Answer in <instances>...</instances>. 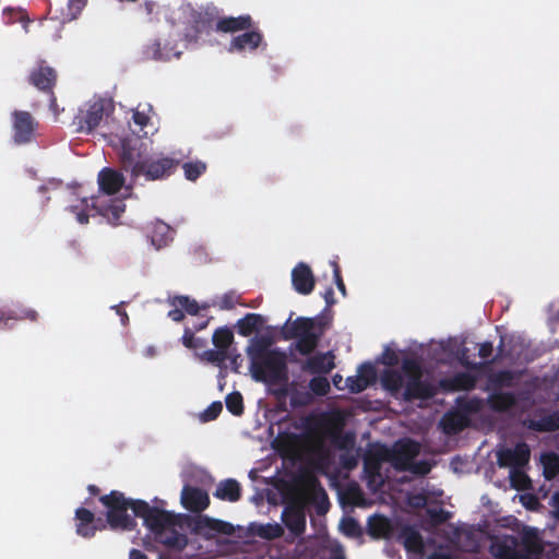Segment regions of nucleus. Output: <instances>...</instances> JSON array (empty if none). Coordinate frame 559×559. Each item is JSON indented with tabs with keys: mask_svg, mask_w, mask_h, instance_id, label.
Wrapping results in <instances>:
<instances>
[{
	"mask_svg": "<svg viewBox=\"0 0 559 559\" xmlns=\"http://www.w3.org/2000/svg\"><path fill=\"white\" fill-rule=\"evenodd\" d=\"M120 163L133 180L144 177L146 181H156L170 177L180 162L162 153L146 154L141 139L131 136L121 141Z\"/></svg>",
	"mask_w": 559,
	"mask_h": 559,
	"instance_id": "nucleus-1",
	"label": "nucleus"
},
{
	"mask_svg": "<svg viewBox=\"0 0 559 559\" xmlns=\"http://www.w3.org/2000/svg\"><path fill=\"white\" fill-rule=\"evenodd\" d=\"M133 514L143 519L144 525L153 533L157 543L178 551L187 547L188 537L176 530L179 521L173 512L152 507L146 501L138 499Z\"/></svg>",
	"mask_w": 559,
	"mask_h": 559,
	"instance_id": "nucleus-2",
	"label": "nucleus"
},
{
	"mask_svg": "<svg viewBox=\"0 0 559 559\" xmlns=\"http://www.w3.org/2000/svg\"><path fill=\"white\" fill-rule=\"evenodd\" d=\"M250 372L254 381L276 386L273 394L277 397H286L289 393L288 381L289 371L287 365V355L280 348L269 355L250 362Z\"/></svg>",
	"mask_w": 559,
	"mask_h": 559,
	"instance_id": "nucleus-3",
	"label": "nucleus"
},
{
	"mask_svg": "<svg viewBox=\"0 0 559 559\" xmlns=\"http://www.w3.org/2000/svg\"><path fill=\"white\" fill-rule=\"evenodd\" d=\"M281 334L285 341L297 340L295 344L296 350L307 356L317 348L323 334V329L317 319L298 317L292 321V317H289L283 325Z\"/></svg>",
	"mask_w": 559,
	"mask_h": 559,
	"instance_id": "nucleus-4",
	"label": "nucleus"
},
{
	"mask_svg": "<svg viewBox=\"0 0 559 559\" xmlns=\"http://www.w3.org/2000/svg\"><path fill=\"white\" fill-rule=\"evenodd\" d=\"M99 501L107 509L106 521L111 530L132 531L135 528L136 522L128 514V510L133 511L136 500L127 498L121 491L111 490L109 493L100 496Z\"/></svg>",
	"mask_w": 559,
	"mask_h": 559,
	"instance_id": "nucleus-5",
	"label": "nucleus"
},
{
	"mask_svg": "<svg viewBox=\"0 0 559 559\" xmlns=\"http://www.w3.org/2000/svg\"><path fill=\"white\" fill-rule=\"evenodd\" d=\"M114 111L115 104L110 98L98 97L87 102L73 118L75 131L79 133H92Z\"/></svg>",
	"mask_w": 559,
	"mask_h": 559,
	"instance_id": "nucleus-6",
	"label": "nucleus"
},
{
	"mask_svg": "<svg viewBox=\"0 0 559 559\" xmlns=\"http://www.w3.org/2000/svg\"><path fill=\"white\" fill-rule=\"evenodd\" d=\"M521 550L514 546L500 545L496 556L499 559H539L544 545L534 527H525L521 534Z\"/></svg>",
	"mask_w": 559,
	"mask_h": 559,
	"instance_id": "nucleus-7",
	"label": "nucleus"
},
{
	"mask_svg": "<svg viewBox=\"0 0 559 559\" xmlns=\"http://www.w3.org/2000/svg\"><path fill=\"white\" fill-rule=\"evenodd\" d=\"M497 459L500 467L511 468V478L513 480L516 476L526 479V474L521 468L527 465L531 459V450L527 443L519 442L512 449L500 450Z\"/></svg>",
	"mask_w": 559,
	"mask_h": 559,
	"instance_id": "nucleus-8",
	"label": "nucleus"
},
{
	"mask_svg": "<svg viewBox=\"0 0 559 559\" xmlns=\"http://www.w3.org/2000/svg\"><path fill=\"white\" fill-rule=\"evenodd\" d=\"M419 443L412 439L397 441L392 449L384 447V453L395 469L405 472L412 468V462L419 454Z\"/></svg>",
	"mask_w": 559,
	"mask_h": 559,
	"instance_id": "nucleus-9",
	"label": "nucleus"
},
{
	"mask_svg": "<svg viewBox=\"0 0 559 559\" xmlns=\"http://www.w3.org/2000/svg\"><path fill=\"white\" fill-rule=\"evenodd\" d=\"M12 119V139L16 145L31 143L36 138L38 121L33 115L25 110H14L11 114Z\"/></svg>",
	"mask_w": 559,
	"mask_h": 559,
	"instance_id": "nucleus-10",
	"label": "nucleus"
},
{
	"mask_svg": "<svg viewBox=\"0 0 559 559\" xmlns=\"http://www.w3.org/2000/svg\"><path fill=\"white\" fill-rule=\"evenodd\" d=\"M190 527L193 534L206 540L213 539L216 535L230 536L235 533V526L231 523L209 515H198Z\"/></svg>",
	"mask_w": 559,
	"mask_h": 559,
	"instance_id": "nucleus-11",
	"label": "nucleus"
},
{
	"mask_svg": "<svg viewBox=\"0 0 559 559\" xmlns=\"http://www.w3.org/2000/svg\"><path fill=\"white\" fill-rule=\"evenodd\" d=\"M57 71L49 67L45 60H40L28 75V82L37 90L51 95V106L56 105L53 88L57 83Z\"/></svg>",
	"mask_w": 559,
	"mask_h": 559,
	"instance_id": "nucleus-12",
	"label": "nucleus"
},
{
	"mask_svg": "<svg viewBox=\"0 0 559 559\" xmlns=\"http://www.w3.org/2000/svg\"><path fill=\"white\" fill-rule=\"evenodd\" d=\"M191 26L187 29L186 38L189 41H198L202 34H210L216 23L215 10H192L189 20Z\"/></svg>",
	"mask_w": 559,
	"mask_h": 559,
	"instance_id": "nucleus-13",
	"label": "nucleus"
},
{
	"mask_svg": "<svg viewBox=\"0 0 559 559\" xmlns=\"http://www.w3.org/2000/svg\"><path fill=\"white\" fill-rule=\"evenodd\" d=\"M282 521L294 537L302 535L306 531V511L299 503L286 506L282 512Z\"/></svg>",
	"mask_w": 559,
	"mask_h": 559,
	"instance_id": "nucleus-14",
	"label": "nucleus"
},
{
	"mask_svg": "<svg viewBox=\"0 0 559 559\" xmlns=\"http://www.w3.org/2000/svg\"><path fill=\"white\" fill-rule=\"evenodd\" d=\"M181 504L193 513H200L209 508L210 497L207 492L199 487L185 485L181 490Z\"/></svg>",
	"mask_w": 559,
	"mask_h": 559,
	"instance_id": "nucleus-15",
	"label": "nucleus"
},
{
	"mask_svg": "<svg viewBox=\"0 0 559 559\" xmlns=\"http://www.w3.org/2000/svg\"><path fill=\"white\" fill-rule=\"evenodd\" d=\"M38 317V312L35 309L17 304L7 310H3L2 316H0V328L3 330H11L14 328L15 321L27 320L36 322Z\"/></svg>",
	"mask_w": 559,
	"mask_h": 559,
	"instance_id": "nucleus-16",
	"label": "nucleus"
},
{
	"mask_svg": "<svg viewBox=\"0 0 559 559\" xmlns=\"http://www.w3.org/2000/svg\"><path fill=\"white\" fill-rule=\"evenodd\" d=\"M263 43V35L259 29L246 31L243 34L235 36L231 38L228 51L229 52H243V51H254L260 45Z\"/></svg>",
	"mask_w": 559,
	"mask_h": 559,
	"instance_id": "nucleus-17",
	"label": "nucleus"
},
{
	"mask_svg": "<svg viewBox=\"0 0 559 559\" xmlns=\"http://www.w3.org/2000/svg\"><path fill=\"white\" fill-rule=\"evenodd\" d=\"M292 284L294 289L300 295H309L314 288V276L310 266L299 262L292 271Z\"/></svg>",
	"mask_w": 559,
	"mask_h": 559,
	"instance_id": "nucleus-18",
	"label": "nucleus"
},
{
	"mask_svg": "<svg viewBox=\"0 0 559 559\" xmlns=\"http://www.w3.org/2000/svg\"><path fill=\"white\" fill-rule=\"evenodd\" d=\"M75 532L79 536L84 538L93 537L97 530L105 527V525L98 526L97 523L102 520L96 519L91 510L82 507L75 510Z\"/></svg>",
	"mask_w": 559,
	"mask_h": 559,
	"instance_id": "nucleus-19",
	"label": "nucleus"
},
{
	"mask_svg": "<svg viewBox=\"0 0 559 559\" xmlns=\"http://www.w3.org/2000/svg\"><path fill=\"white\" fill-rule=\"evenodd\" d=\"M438 386L444 392L471 391L476 386V377L468 372H457L453 377L440 379Z\"/></svg>",
	"mask_w": 559,
	"mask_h": 559,
	"instance_id": "nucleus-20",
	"label": "nucleus"
},
{
	"mask_svg": "<svg viewBox=\"0 0 559 559\" xmlns=\"http://www.w3.org/2000/svg\"><path fill=\"white\" fill-rule=\"evenodd\" d=\"M92 207L112 225L118 224L122 213L126 211L124 202L117 198L109 199L108 201H93Z\"/></svg>",
	"mask_w": 559,
	"mask_h": 559,
	"instance_id": "nucleus-21",
	"label": "nucleus"
},
{
	"mask_svg": "<svg viewBox=\"0 0 559 559\" xmlns=\"http://www.w3.org/2000/svg\"><path fill=\"white\" fill-rule=\"evenodd\" d=\"M332 352L319 353L309 357L302 365V370L312 374H326L335 368Z\"/></svg>",
	"mask_w": 559,
	"mask_h": 559,
	"instance_id": "nucleus-22",
	"label": "nucleus"
},
{
	"mask_svg": "<svg viewBox=\"0 0 559 559\" xmlns=\"http://www.w3.org/2000/svg\"><path fill=\"white\" fill-rule=\"evenodd\" d=\"M438 393V388L428 380H421L414 383H406L403 392V400L412 402L414 400H430Z\"/></svg>",
	"mask_w": 559,
	"mask_h": 559,
	"instance_id": "nucleus-23",
	"label": "nucleus"
},
{
	"mask_svg": "<svg viewBox=\"0 0 559 559\" xmlns=\"http://www.w3.org/2000/svg\"><path fill=\"white\" fill-rule=\"evenodd\" d=\"M98 185L104 193L114 195L124 185V177L120 171L105 167L98 173Z\"/></svg>",
	"mask_w": 559,
	"mask_h": 559,
	"instance_id": "nucleus-24",
	"label": "nucleus"
},
{
	"mask_svg": "<svg viewBox=\"0 0 559 559\" xmlns=\"http://www.w3.org/2000/svg\"><path fill=\"white\" fill-rule=\"evenodd\" d=\"M253 27V20L249 14L237 17L227 16L218 19L215 23V29L221 33H237L248 31Z\"/></svg>",
	"mask_w": 559,
	"mask_h": 559,
	"instance_id": "nucleus-25",
	"label": "nucleus"
},
{
	"mask_svg": "<svg viewBox=\"0 0 559 559\" xmlns=\"http://www.w3.org/2000/svg\"><path fill=\"white\" fill-rule=\"evenodd\" d=\"M488 406L496 413H506L518 404L515 393L509 391H492L487 399Z\"/></svg>",
	"mask_w": 559,
	"mask_h": 559,
	"instance_id": "nucleus-26",
	"label": "nucleus"
},
{
	"mask_svg": "<svg viewBox=\"0 0 559 559\" xmlns=\"http://www.w3.org/2000/svg\"><path fill=\"white\" fill-rule=\"evenodd\" d=\"M389 462L388 455L384 453V447L368 453L364 459V472L370 480L381 478V464Z\"/></svg>",
	"mask_w": 559,
	"mask_h": 559,
	"instance_id": "nucleus-27",
	"label": "nucleus"
},
{
	"mask_svg": "<svg viewBox=\"0 0 559 559\" xmlns=\"http://www.w3.org/2000/svg\"><path fill=\"white\" fill-rule=\"evenodd\" d=\"M213 496L223 501L237 502L241 498L240 484L234 478L222 480L217 485Z\"/></svg>",
	"mask_w": 559,
	"mask_h": 559,
	"instance_id": "nucleus-28",
	"label": "nucleus"
},
{
	"mask_svg": "<svg viewBox=\"0 0 559 559\" xmlns=\"http://www.w3.org/2000/svg\"><path fill=\"white\" fill-rule=\"evenodd\" d=\"M524 424L528 429L537 432L557 431L559 430V412L555 411L538 419H527Z\"/></svg>",
	"mask_w": 559,
	"mask_h": 559,
	"instance_id": "nucleus-29",
	"label": "nucleus"
},
{
	"mask_svg": "<svg viewBox=\"0 0 559 559\" xmlns=\"http://www.w3.org/2000/svg\"><path fill=\"white\" fill-rule=\"evenodd\" d=\"M518 376L512 370H499L488 376V389L491 391H500L503 388H512L515 385Z\"/></svg>",
	"mask_w": 559,
	"mask_h": 559,
	"instance_id": "nucleus-30",
	"label": "nucleus"
},
{
	"mask_svg": "<svg viewBox=\"0 0 559 559\" xmlns=\"http://www.w3.org/2000/svg\"><path fill=\"white\" fill-rule=\"evenodd\" d=\"M171 234L173 231L169 225L165 224L164 222L157 221L152 226V230L150 234L151 243L156 249L166 247L173 240Z\"/></svg>",
	"mask_w": 559,
	"mask_h": 559,
	"instance_id": "nucleus-31",
	"label": "nucleus"
},
{
	"mask_svg": "<svg viewBox=\"0 0 559 559\" xmlns=\"http://www.w3.org/2000/svg\"><path fill=\"white\" fill-rule=\"evenodd\" d=\"M401 537L403 538L404 547L407 551L421 554L424 550V539L421 534L413 526H406L402 530Z\"/></svg>",
	"mask_w": 559,
	"mask_h": 559,
	"instance_id": "nucleus-32",
	"label": "nucleus"
},
{
	"mask_svg": "<svg viewBox=\"0 0 559 559\" xmlns=\"http://www.w3.org/2000/svg\"><path fill=\"white\" fill-rule=\"evenodd\" d=\"M264 323V319L259 313H247L243 318L238 320V333L242 336H250L258 331Z\"/></svg>",
	"mask_w": 559,
	"mask_h": 559,
	"instance_id": "nucleus-33",
	"label": "nucleus"
},
{
	"mask_svg": "<svg viewBox=\"0 0 559 559\" xmlns=\"http://www.w3.org/2000/svg\"><path fill=\"white\" fill-rule=\"evenodd\" d=\"M271 345L272 340L267 336H261L252 340L251 345L247 348L250 362L274 352V348H271Z\"/></svg>",
	"mask_w": 559,
	"mask_h": 559,
	"instance_id": "nucleus-34",
	"label": "nucleus"
},
{
	"mask_svg": "<svg viewBox=\"0 0 559 559\" xmlns=\"http://www.w3.org/2000/svg\"><path fill=\"white\" fill-rule=\"evenodd\" d=\"M381 383L384 390H386L392 396H397L401 389L403 388L402 374L392 369H386L381 376Z\"/></svg>",
	"mask_w": 559,
	"mask_h": 559,
	"instance_id": "nucleus-35",
	"label": "nucleus"
},
{
	"mask_svg": "<svg viewBox=\"0 0 559 559\" xmlns=\"http://www.w3.org/2000/svg\"><path fill=\"white\" fill-rule=\"evenodd\" d=\"M543 464L544 477L548 480L554 479L559 475V454L556 452H548L540 457Z\"/></svg>",
	"mask_w": 559,
	"mask_h": 559,
	"instance_id": "nucleus-36",
	"label": "nucleus"
},
{
	"mask_svg": "<svg viewBox=\"0 0 559 559\" xmlns=\"http://www.w3.org/2000/svg\"><path fill=\"white\" fill-rule=\"evenodd\" d=\"M253 534L266 540H273L284 535V528L278 523L258 524L253 528Z\"/></svg>",
	"mask_w": 559,
	"mask_h": 559,
	"instance_id": "nucleus-37",
	"label": "nucleus"
},
{
	"mask_svg": "<svg viewBox=\"0 0 559 559\" xmlns=\"http://www.w3.org/2000/svg\"><path fill=\"white\" fill-rule=\"evenodd\" d=\"M212 342L215 348H219L228 353L230 345L234 342V333L227 326L218 328L214 331Z\"/></svg>",
	"mask_w": 559,
	"mask_h": 559,
	"instance_id": "nucleus-38",
	"label": "nucleus"
},
{
	"mask_svg": "<svg viewBox=\"0 0 559 559\" xmlns=\"http://www.w3.org/2000/svg\"><path fill=\"white\" fill-rule=\"evenodd\" d=\"M389 521L382 515H376L368 521V534L373 538L385 537L389 533Z\"/></svg>",
	"mask_w": 559,
	"mask_h": 559,
	"instance_id": "nucleus-39",
	"label": "nucleus"
},
{
	"mask_svg": "<svg viewBox=\"0 0 559 559\" xmlns=\"http://www.w3.org/2000/svg\"><path fill=\"white\" fill-rule=\"evenodd\" d=\"M143 55L146 59L156 61H165L170 58V52L162 49V44L158 39L152 40L143 49Z\"/></svg>",
	"mask_w": 559,
	"mask_h": 559,
	"instance_id": "nucleus-40",
	"label": "nucleus"
},
{
	"mask_svg": "<svg viewBox=\"0 0 559 559\" xmlns=\"http://www.w3.org/2000/svg\"><path fill=\"white\" fill-rule=\"evenodd\" d=\"M153 107L150 104H139L135 109H133L132 119L133 122L139 127L140 131L148 124L151 117L150 112Z\"/></svg>",
	"mask_w": 559,
	"mask_h": 559,
	"instance_id": "nucleus-41",
	"label": "nucleus"
},
{
	"mask_svg": "<svg viewBox=\"0 0 559 559\" xmlns=\"http://www.w3.org/2000/svg\"><path fill=\"white\" fill-rule=\"evenodd\" d=\"M206 164L201 160L187 162L182 165L185 178L189 181H195L206 171Z\"/></svg>",
	"mask_w": 559,
	"mask_h": 559,
	"instance_id": "nucleus-42",
	"label": "nucleus"
},
{
	"mask_svg": "<svg viewBox=\"0 0 559 559\" xmlns=\"http://www.w3.org/2000/svg\"><path fill=\"white\" fill-rule=\"evenodd\" d=\"M310 455L318 465H326L330 461V451L321 440L310 448Z\"/></svg>",
	"mask_w": 559,
	"mask_h": 559,
	"instance_id": "nucleus-43",
	"label": "nucleus"
},
{
	"mask_svg": "<svg viewBox=\"0 0 559 559\" xmlns=\"http://www.w3.org/2000/svg\"><path fill=\"white\" fill-rule=\"evenodd\" d=\"M227 409L235 416L243 414V399L240 392H231L225 399Z\"/></svg>",
	"mask_w": 559,
	"mask_h": 559,
	"instance_id": "nucleus-44",
	"label": "nucleus"
},
{
	"mask_svg": "<svg viewBox=\"0 0 559 559\" xmlns=\"http://www.w3.org/2000/svg\"><path fill=\"white\" fill-rule=\"evenodd\" d=\"M170 302L176 307L182 308L187 313L192 316L198 314L200 310L198 302L189 296H175Z\"/></svg>",
	"mask_w": 559,
	"mask_h": 559,
	"instance_id": "nucleus-45",
	"label": "nucleus"
},
{
	"mask_svg": "<svg viewBox=\"0 0 559 559\" xmlns=\"http://www.w3.org/2000/svg\"><path fill=\"white\" fill-rule=\"evenodd\" d=\"M309 389L318 396H325L330 390V382L325 377H313L309 381Z\"/></svg>",
	"mask_w": 559,
	"mask_h": 559,
	"instance_id": "nucleus-46",
	"label": "nucleus"
},
{
	"mask_svg": "<svg viewBox=\"0 0 559 559\" xmlns=\"http://www.w3.org/2000/svg\"><path fill=\"white\" fill-rule=\"evenodd\" d=\"M341 530L349 537H357L361 533V527L354 518H344L341 523Z\"/></svg>",
	"mask_w": 559,
	"mask_h": 559,
	"instance_id": "nucleus-47",
	"label": "nucleus"
},
{
	"mask_svg": "<svg viewBox=\"0 0 559 559\" xmlns=\"http://www.w3.org/2000/svg\"><path fill=\"white\" fill-rule=\"evenodd\" d=\"M181 342L185 347L190 349H198L204 346V341L194 336V331L190 328H186Z\"/></svg>",
	"mask_w": 559,
	"mask_h": 559,
	"instance_id": "nucleus-48",
	"label": "nucleus"
},
{
	"mask_svg": "<svg viewBox=\"0 0 559 559\" xmlns=\"http://www.w3.org/2000/svg\"><path fill=\"white\" fill-rule=\"evenodd\" d=\"M358 376L361 378L362 382L367 383V388L374 383L377 373L372 364L364 362L358 368Z\"/></svg>",
	"mask_w": 559,
	"mask_h": 559,
	"instance_id": "nucleus-49",
	"label": "nucleus"
},
{
	"mask_svg": "<svg viewBox=\"0 0 559 559\" xmlns=\"http://www.w3.org/2000/svg\"><path fill=\"white\" fill-rule=\"evenodd\" d=\"M427 515L432 525L438 526L445 523L450 518V512L445 511L442 508L439 509H427Z\"/></svg>",
	"mask_w": 559,
	"mask_h": 559,
	"instance_id": "nucleus-50",
	"label": "nucleus"
},
{
	"mask_svg": "<svg viewBox=\"0 0 559 559\" xmlns=\"http://www.w3.org/2000/svg\"><path fill=\"white\" fill-rule=\"evenodd\" d=\"M229 353H225L224 350L216 348V349H209L203 353V358L212 362L214 365L221 366L228 359Z\"/></svg>",
	"mask_w": 559,
	"mask_h": 559,
	"instance_id": "nucleus-51",
	"label": "nucleus"
},
{
	"mask_svg": "<svg viewBox=\"0 0 559 559\" xmlns=\"http://www.w3.org/2000/svg\"><path fill=\"white\" fill-rule=\"evenodd\" d=\"M238 296L234 292L224 294L215 304L221 310H230L238 302Z\"/></svg>",
	"mask_w": 559,
	"mask_h": 559,
	"instance_id": "nucleus-52",
	"label": "nucleus"
},
{
	"mask_svg": "<svg viewBox=\"0 0 559 559\" xmlns=\"http://www.w3.org/2000/svg\"><path fill=\"white\" fill-rule=\"evenodd\" d=\"M443 430L448 433H455L463 429V426L459 419L453 416H444L441 420Z\"/></svg>",
	"mask_w": 559,
	"mask_h": 559,
	"instance_id": "nucleus-53",
	"label": "nucleus"
},
{
	"mask_svg": "<svg viewBox=\"0 0 559 559\" xmlns=\"http://www.w3.org/2000/svg\"><path fill=\"white\" fill-rule=\"evenodd\" d=\"M402 370L406 376H411L423 371V367L416 358H405L402 362Z\"/></svg>",
	"mask_w": 559,
	"mask_h": 559,
	"instance_id": "nucleus-54",
	"label": "nucleus"
},
{
	"mask_svg": "<svg viewBox=\"0 0 559 559\" xmlns=\"http://www.w3.org/2000/svg\"><path fill=\"white\" fill-rule=\"evenodd\" d=\"M223 405L221 402H213L202 414V419L204 421H211L218 417L222 413Z\"/></svg>",
	"mask_w": 559,
	"mask_h": 559,
	"instance_id": "nucleus-55",
	"label": "nucleus"
},
{
	"mask_svg": "<svg viewBox=\"0 0 559 559\" xmlns=\"http://www.w3.org/2000/svg\"><path fill=\"white\" fill-rule=\"evenodd\" d=\"M346 386L350 393H360L367 389V383L362 382L359 376L348 377L346 379Z\"/></svg>",
	"mask_w": 559,
	"mask_h": 559,
	"instance_id": "nucleus-56",
	"label": "nucleus"
},
{
	"mask_svg": "<svg viewBox=\"0 0 559 559\" xmlns=\"http://www.w3.org/2000/svg\"><path fill=\"white\" fill-rule=\"evenodd\" d=\"M407 471L413 474L425 476L431 471V465L427 461L412 462V468Z\"/></svg>",
	"mask_w": 559,
	"mask_h": 559,
	"instance_id": "nucleus-57",
	"label": "nucleus"
},
{
	"mask_svg": "<svg viewBox=\"0 0 559 559\" xmlns=\"http://www.w3.org/2000/svg\"><path fill=\"white\" fill-rule=\"evenodd\" d=\"M310 402V395L309 393L305 392V393H300L298 391H295L293 394H292V397H290V404L296 407V406H304V405H307L308 403Z\"/></svg>",
	"mask_w": 559,
	"mask_h": 559,
	"instance_id": "nucleus-58",
	"label": "nucleus"
},
{
	"mask_svg": "<svg viewBox=\"0 0 559 559\" xmlns=\"http://www.w3.org/2000/svg\"><path fill=\"white\" fill-rule=\"evenodd\" d=\"M332 265H333V276L335 280V284H336L338 290L342 293V295L345 296L346 287H345L343 278H342L341 269L336 262H333Z\"/></svg>",
	"mask_w": 559,
	"mask_h": 559,
	"instance_id": "nucleus-59",
	"label": "nucleus"
},
{
	"mask_svg": "<svg viewBox=\"0 0 559 559\" xmlns=\"http://www.w3.org/2000/svg\"><path fill=\"white\" fill-rule=\"evenodd\" d=\"M383 364L390 367L396 366L399 364L397 354L394 350L386 348L383 353Z\"/></svg>",
	"mask_w": 559,
	"mask_h": 559,
	"instance_id": "nucleus-60",
	"label": "nucleus"
},
{
	"mask_svg": "<svg viewBox=\"0 0 559 559\" xmlns=\"http://www.w3.org/2000/svg\"><path fill=\"white\" fill-rule=\"evenodd\" d=\"M493 352L491 342H484L479 345L478 355L483 359H488Z\"/></svg>",
	"mask_w": 559,
	"mask_h": 559,
	"instance_id": "nucleus-61",
	"label": "nucleus"
},
{
	"mask_svg": "<svg viewBox=\"0 0 559 559\" xmlns=\"http://www.w3.org/2000/svg\"><path fill=\"white\" fill-rule=\"evenodd\" d=\"M322 297L324 298L328 308L332 307L336 302L334 298V290L331 286L324 290Z\"/></svg>",
	"mask_w": 559,
	"mask_h": 559,
	"instance_id": "nucleus-62",
	"label": "nucleus"
},
{
	"mask_svg": "<svg viewBox=\"0 0 559 559\" xmlns=\"http://www.w3.org/2000/svg\"><path fill=\"white\" fill-rule=\"evenodd\" d=\"M168 318H170L175 322H180L185 318V313L182 311V308L176 307L173 310L168 311Z\"/></svg>",
	"mask_w": 559,
	"mask_h": 559,
	"instance_id": "nucleus-63",
	"label": "nucleus"
},
{
	"mask_svg": "<svg viewBox=\"0 0 559 559\" xmlns=\"http://www.w3.org/2000/svg\"><path fill=\"white\" fill-rule=\"evenodd\" d=\"M129 559H148V558L141 550L133 548L129 552Z\"/></svg>",
	"mask_w": 559,
	"mask_h": 559,
	"instance_id": "nucleus-64",
	"label": "nucleus"
}]
</instances>
